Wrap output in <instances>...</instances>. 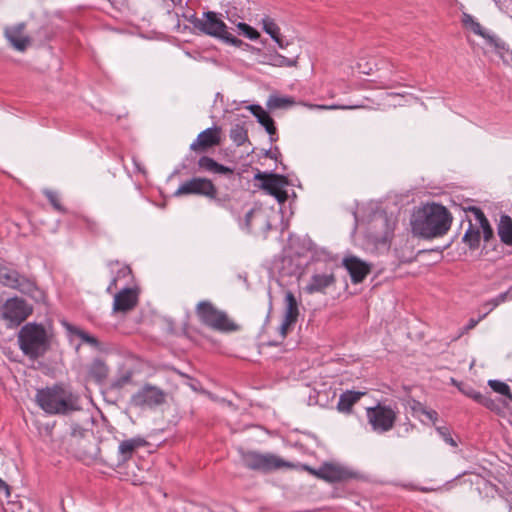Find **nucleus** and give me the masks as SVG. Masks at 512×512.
Instances as JSON below:
<instances>
[{"label":"nucleus","mask_w":512,"mask_h":512,"mask_svg":"<svg viewBox=\"0 0 512 512\" xmlns=\"http://www.w3.org/2000/svg\"><path fill=\"white\" fill-rule=\"evenodd\" d=\"M230 138L237 146H241L248 141L247 130L242 125L236 124L230 130Z\"/></svg>","instance_id":"nucleus-32"},{"label":"nucleus","mask_w":512,"mask_h":512,"mask_svg":"<svg viewBox=\"0 0 512 512\" xmlns=\"http://www.w3.org/2000/svg\"><path fill=\"white\" fill-rule=\"evenodd\" d=\"M343 266L350 274L354 284L361 283L370 273L371 267L365 261L356 256H349L343 260Z\"/></svg>","instance_id":"nucleus-15"},{"label":"nucleus","mask_w":512,"mask_h":512,"mask_svg":"<svg viewBox=\"0 0 512 512\" xmlns=\"http://www.w3.org/2000/svg\"><path fill=\"white\" fill-rule=\"evenodd\" d=\"M188 21L202 34L220 39L236 47H240L243 44L242 40L228 32L226 24L216 12H203L201 17L192 15Z\"/></svg>","instance_id":"nucleus-3"},{"label":"nucleus","mask_w":512,"mask_h":512,"mask_svg":"<svg viewBox=\"0 0 512 512\" xmlns=\"http://www.w3.org/2000/svg\"><path fill=\"white\" fill-rule=\"evenodd\" d=\"M487 316V313H484L483 315L479 316L478 319H470L465 327L466 330L473 329L482 319H484Z\"/></svg>","instance_id":"nucleus-46"},{"label":"nucleus","mask_w":512,"mask_h":512,"mask_svg":"<svg viewBox=\"0 0 512 512\" xmlns=\"http://www.w3.org/2000/svg\"><path fill=\"white\" fill-rule=\"evenodd\" d=\"M309 107L315 108V109H321V110H338V109L346 110V109H356V108H359L360 106H358V105H336V104H333V105H312V104H310Z\"/></svg>","instance_id":"nucleus-39"},{"label":"nucleus","mask_w":512,"mask_h":512,"mask_svg":"<svg viewBox=\"0 0 512 512\" xmlns=\"http://www.w3.org/2000/svg\"><path fill=\"white\" fill-rule=\"evenodd\" d=\"M462 24L465 28L470 29L474 34L484 38L488 31H486L474 17L468 13L462 14Z\"/></svg>","instance_id":"nucleus-30"},{"label":"nucleus","mask_w":512,"mask_h":512,"mask_svg":"<svg viewBox=\"0 0 512 512\" xmlns=\"http://www.w3.org/2000/svg\"><path fill=\"white\" fill-rule=\"evenodd\" d=\"M507 300H512V287L509 288L507 291L500 293L495 298L489 300L484 304V306H488L489 309L486 312L487 314L491 312L494 308H496L498 305L506 302Z\"/></svg>","instance_id":"nucleus-35"},{"label":"nucleus","mask_w":512,"mask_h":512,"mask_svg":"<svg viewBox=\"0 0 512 512\" xmlns=\"http://www.w3.org/2000/svg\"><path fill=\"white\" fill-rule=\"evenodd\" d=\"M276 64L279 66L292 67L296 65V59H290L281 55L275 57Z\"/></svg>","instance_id":"nucleus-41"},{"label":"nucleus","mask_w":512,"mask_h":512,"mask_svg":"<svg viewBox=\"0 0 512 512\" xmlns=\"http://www.w3.org/2000/svg\"><path fill=\"white\" fill-rule=\"evenodd\" d=\"M165 395L163 391L155 386L146 385L138 392H136L132 398L131 402L134 406L138 407H153L160 405L164 402Z\"/></svg>","instance_id":"nucleus-11"},{"label":"nucleus","mask_w":512,"mask_h":512,"mask_svg":"<svg viewBox=\"0 0 512 512\" xmlns=\"http://www.w3.org/2000/svg\"><path fill=\"white\" fill-rule=\"evenodd\" d=\"M263 30L277 43L280 48H284L288 43L284 42L280 34V28L274 19L266 16L262 19Z\"/></svg>","instance_id":"nucleus-24"},{"label":"nucleus","mask_w":512,"mask_h":512,"mask_svg":"<svg viewBox=\"0 0 512 512\" xmlns=\"http://www.w3.org/2000/svg\"><path fill=\"white\" fill-rule=\"evenodd\" d=\"M33 308L19 297L7 299L0 305V319L8 328L18 327L32 313Z\"/></svg>","instance_id":"nucleus-7"},{"label":"nucleus","mask_w":512,"mask_h":512,"mask_svg":"<svg viewBox=\"0 0 512 512\" xmlns=\"http://www.w3.org/2000/svg\"><path fill=\"white\" fill-rule=\"evenodd\" d=\"M18 342L22 352L32 359L45 354L49 348V339L41 324L27 323L18 334Z\"/></svg>","instance_id":"nucleus-4"},{"label":"nucleus","mask_w":512,"mask_h":512,"mask_svg":"<svg viewBox=\"0 0 512 512\" xmlns=\"http://www.w3.org/2000/svg\"><path fill=\"white\" fill-rule=\"evenodd\" d=\"M36 403L47 414H67L78 409L77 397L60 385L37 390Z\"/></svg>","instance_id":"nucleus-2"},{"label":"nucleus","mask_w":512,"mask_h":512,"mask_svg":"<svg viewBox=\"0 0 512 512\" xmlns=\"http://www.w3.org/2000/svg\"><path fill=\"white\" fill-rule=\"evenodd\" d=\"M26 24L17 23L4 28V36L10 45L17 51H25L31 43V38L25 34Z\"/></svg>","instance_id":"nucleus-13"},{"label":"nucleus","mask_w":512,"mask_h":512,"mask_svg":"<svg viewBox=\"0 0 512 512\" xmlns=\"http://www.w3.org/2000/svg\"><path fill=\"white\" fill-rule=\"evenodd\" d=\"M421 411L433 423L437 421L438 413L435 410H427L425 408H422Z\"/></svg>","instance_id":"nucleus-44"},{"label":"nucleus","mask_w":512,"mask_h":512,"mask_svg":"<svg viewBox=\"0 0 512 512\" xmlns=\"http://www.w3.org/2000/svg\"><path fill=\"white\" fill-rule=\"evenodd\" d=\"M468 211L473 213L475 220L478 222L480 228L482 229L484 240L488 242L493 237V230L485 214L480 208L474 206L469 207Z\"/></svg>","instance_id":"nucleus-26"},{"label":"nucleus","mask_w":512,"mask_h":512,"mask_svg":"<svg viewBox=\"0 0 512 512\" xmlns=\"http://www.w3.org/2000/svg\"><path fill=\"white\" fill-rule=\"evenodd\" d=\"M336 278L334 273H315L311 276L309 283L306 285L305 290L309 294L325 293L326 289L334 286Z\"/></svg>","instance_id":"nucleus-17"},{"label":"nucleus","mask_w":512,"mask_h":512,"mask_svg":"<svg viewBox=\"0 0 512 512\" xmlns=\"http://www.w3.org/2000/svg\"><path fill=\"white\" fill-rule=\"evenodd\" d=\"M200 195L210 199L217 196V188L213 182L207 178L193 177L183 182L175 191V196Z\"/></svg>","instance_id":"nucleus-10"},{"label":"nucleus","mask_w":512,"mask_h":512,"mask_svg":"<svg viewBox=\"0 0 512 512\" xmlns=\"http://www.w3.org/2000/svg\"><path fill=\"white\" fill-rule=\"evenodd\" d=\"M368 423L372 430L377 433L390 431L395 424L397 414L390 406L378 404L375 407H369L366 410Z\"/></svg>","instance_id":"nucleus-8"},{"label":"nucleus","mask_w":512,"mask_h":512,"mask_svg":"<svg viewBox=\"0 0 512 512\" xmlns=\"http://www.w3.org/2000/svg\"><path fill=\"white\" fill-rule=\"evenodd\" d=\"M109 369L107 365L99 358L92 361L89 366V376L97 382H102L108 376Z\"/></svg>","instance_id":"nucleus-28"},{"label":"nucleus","mask_w":512,"mask_h":512,"mask_svg":"<svg viewBox=\"0 0 512 512\" xmlns=\"http://www.w3.org/2000/svg\"><path fill=\"white\" fill-rule=\"evenodd\" d=\"M17 272L18 271L14 269L0 266V283L3 286L11 288L14 286V283H16L15 277H17Z\"/></svg>","instance_id":"nucleus-33"},{"label":"nucleus","mask_w":512,"mask_h":512,"mask_svg":"<svg viewBox=\"0 0 512 512\" xmlns=\"http://www.w3.org/2000/svg\"><path fill=\"white\" fill-rule=\"evenodd\" d=\"M299 316L298 303L291 291H288L285 294V313L284 320L287 322H291L293 324L296 323Z\"/></svg>","instance_id":"nucleus-25"},{"label":"nucleus","mask_w":512,"mask_h":512,"mask_svg":"<svg viewBox=\"0 0 512 512\" xmlns=\"http://www.w3.org/2000/svg\"><path fill=\"white\" fill-rule=\"evenodd\" d=\"M66 329L71 335L79 337L82 343H85L97 350L101 349V344L98 341V339L93 335H90L86 331L82 330L81 328L76 327L72 324H66Z\"/></svg>","instance_id":"nucleus-27"},{"label":"nucleus","mask_w":512,"mask_h":512,"mask_svg":"<svg viewBox=\"0 0 512 512\" xmlns=\"http://www.w3.org/2000/svg\"><path fill=\"white\" fill-rule=\"evenodd\" d=\"M239 453L242 464L254 471L269 473L279 469H292L295 467L293 463L273 453H261L244 449H240Z\"/></svg>","instance_id":"nucleus-5"},{"label":"nucleus","mask_w":512,"mask_h":512,"mask_svg":"<svg viewBox=\"0 0 512 512\" xmlns=\"http://www.w3.org/2000/svg\"><path fill=\"white\" fill-rule=\"evenodd\" d=\"M196 315L201 323L213 330L227 332L236 330L237 326L224 311L217 309L210 301H201L196 306Z\"/></svg>","instance_id":"nucleus-6"},{"label":"nucleus","mask_w":512,"mask_h":512,"mask_svg":"<svg viewBox=\"0 0 512 512\" xmlns=\"http://www.w3.org/2000/svg\"><path fill=\"white\" fill-rule=\"evenodd\" d=\"M237 28L239 29L240 33L243 34L245 37H247L250 40H256L259 38L260 34L259 32L251 27L250 25L239 22L237 24Z\"/></svg>","instance_id":"nucleus-37"},{"label":"nucleus","mask_w":512,"mask_h":512,"mask_svg":"<svg viewBox=\"0 0 512 512\" xmlns=\"http://www.w3.org/2000/svg\"><path fill=\"white\" fill-rule=\"evenodd\" d=\"M117 277H113V279L111 280L110 284L108 285L107 287V292L108 293H111L112 292V289L116 287L117 285Z\"/></svg>","instance_id":"nucleus-52"},{"label":"nucleus","mask_w":512,"mask_h":512,"mask_svg":"<svg viewBox=\"0 0 512 512\" xmlns=\"http://www.w3.org/2000/svg\"><path fill=\"white\" fill-rule=\"evenodd\" d=\"M303 469L305 471L309 472L311 475H313V476H315V477L320 479V474H319L320 473L319 472L320 471V467L318 469H315V468H312V467H310L308 465H303Z\"/></svg>","instance_id":"nucleus-48"},{"label":"nucleus","mask_w":512,"mask_h":512,"mask_svg":"<svg viewBox=\"0 0 512 512\" xmlns=\"http://www.w3.org/2000/svg\"><path fill=\"white\" fill-rule=\"evenodd\" d=\"M15 282L16 283H14V286H12L11 289L18 290L22 294H25L35 299L38 297V294H40L36 282L30 277H27L17 272Z\"/></svg>","instance_id":"nucleus-19"},{"label":"nucleus","mask_w":512,"mask_h":512,"mask_svg":"<svg viewBox=\"0 0 512 512\" xmlns=\"http://www.w3.org/2000/svg\"><path fill=\"white\" fill-rule=\"evenodd\" d=\"M480 404L490 409L494 407V401L489 396L486 395H484V401H480Z\"/></svg>","instance_id":"nucleus-50"},{"label":"nucleus","mask_w":512,"mask_h":512,"mask_svg":"<svg viewBox=\"0 0 512 512\" xmlns=\"http://www.w3.org/2000/svg\"><path fill=\"white\" fill-rule=\"evenodd\" d=\"M498 235L503 243L512 245V219L509 216H501L498 224Z\"/></svg>","instance_id":"nucleus-29"},{"label":"nucleus","mask_w":512,"mask_h":512,"mask_svg":"<svg viewBox=\"0 0 512 512\" xmlns=\"http://www.w3.org/2000/svg\"><path fill=\"white\" fill-rule=\"evenodd\" d=\"M279 153L278 149L276 148L274 151H268L266 153V156L270 157V158H275L276 157V154Z\"/></svg>","instance_id":"nucleus-53"},{"label":"nucleus","mask_w":512,"mask_h":512,"mask_svg":"<svg viewBox=\"0 0 512 512\" xmlns=\"http://www.w3.org/2000/svg\"><path fill=\"white\" fill-rule=\"evenodd\" d=\"M294 325L293 323L291 322H287L286 320L283 319L281 325H280V328H279V331H280V335L282 338H285L287 333H288V330L290 329V327Z\"/></svg>","instance_id":"nucleus-43"},{"label":"nucleus","mask_w":512,"mask_h":512,"mask_svg":"<svg viewBox=\"0 0 512 512\" xmlns=\"http://www.w3.org/2000/svg\"><path fill=\"white\" fill-rule=\"evenodd\" d=\"M131 274V270L128 266H123L118 270L117 279L120 277H126Z\"/></svg>","instance_id":"nucleus-47"},{"label":"nucleus","mask_w":512,"mask_h":512,"mask_svg":"<svg viewBox=\"0 0 512 512\" xmlns=\"http://www.w3.org/2000/svg\"><path fill=\"white\" fill-rule=\"evenodd\" d=\"M252 216H253V210H250V211H248L245 214V224H246L247 227L250 226V222H251Z\"/></svg>","instance_id":"nucleus-51"},{"label":"nucleus","mask_w":512,"mask_h":512,"mask_svg":"<svg viewBox=\"0 0 512 512\" xmlns=\"http://www.w3.org/2000/svg\"><path fill=\"white\" fill-rule=\"evenodd\" d=\"M138 302L137 290L133 288H124L114 296L113 311L127 312L132 310Z\"/></svg>","instance_id":"nucleus-16"},{"label":"nucleus","mask_w":512,"mask_h":512,"mask_svg":"<svg viewBox=\"0 0 512 512\" xmlns=\"http://www.w3.org/2000/svg\"><path fill=\"white\" fill-rule=\"evenodd\" d=\"M488 385L494 392L507 397L508 401L512 402V393L510 387L506 383L499 380H489Z\"/></svg>","instance_id":"nucleus-34"},{"label":"nucleus","mask_w":512,"mask_h":512,"mask_svg":"<svg viewBox=\"0 0 512 512\" xmlns=\"http://www.w3.org/2000/svg\"><path fill=\"white\" fill-rule=\"evenodd\" d=\"M144 444H145V440L140 437L131 438V439L122 441L118 447V453H119L120 460L123 462L127 461L128 459H130L132 457L134 451L137 448L143 446Z\"/></svg>","instance_id":"nucleus-22"},{"label":"nucleus","mask_w":512,"mask_h":512,"mask_svg":"<svg viewBox=\"0 0 512 512\" xmlns=\"http://www.w3.org/2000/svg\"><path fill=\"white\" fill-rule=\"evenodd\" d=\"M220 127L207 128L200 132L196 140L190 145L192 151H206L209 148L217 146L221 142Z\"/></svg>","instance_id":"nucleus-14"},{"label":"nucleus","mask_w":512,"mask_h":512,"mask_svg":"<svg viewBox=\"0 0 512 512\" xmlns=\"http://www.w3.org/2000/svg\"><path fill=\"white\" fill-rule=\"evenodd\" d=\"M436 431L447 444L452 447L457 446L456 441L451 436L450 430L447 427H437Z\"/></svg>","instance_id":"nucleus-40"},{"label":"nucleus","mask_w":512,"mask_h":512,"mask_svg":"<svg viewBox=\"0 0 512 512\" xmlns=\"http://www.w3.org/2000/svg\"><path fill=\"white\" fill-rule=\"evenodd\" d=\"M248 109L270 135V140L276 141V138H274V135L276 134V127L271 116L260 105H250Z\"/></svg>","instance_id":"nucleus-18"},{"label":"nucleus","mask_w":512,"mask_h":512,"mask_svg":"<svg viewBox=\"0 0 512 512\" xmlns=\"http://www.w3.org/2000/svg\"><path fill=\"white\" fill-rule=\"evenodd\" d=\"M0 491L4 492L6 497L10 496V487L9 485L0 478Z\"/></svg>","instance_id":"nucleus-49"},{"label":"nucleus","mask_w":512,"mask_h":512,"mask_svg":"<svg viewBox=\"0 0 512 512\" xmlns=\"http://www.w3.org/2000/svg\"><path fill=\"white\" fill-rule=\"evenodd\" d=\"M320 479L329 482H343L356 477V473L345 466L334 463H324L320 466Z\"/></svg>","instance_id":"nucleus-12"},{"label":"nucleus","mask_w":512,"mask_h":512,"mask_svg":"<svg viewBox=\"0 0 512 512\" xmlns=\"http://www.w3.org/2000/svg\"><path fill=\"white\" fill-rule=\"evenodd\" d=\"M495 1L497 2L498 0H495Z\"/></svg>","instance_id":"nucleus-56"},{"label":"nucleus","mask_w":512,"mask_h":512,"mask_svg":"<svg viewBox=\"0 0 512 512\" xmlns=\"http://www.w3.org/2000/svg\"><path fill=\"white\" fill-rule=\"evenodd\" d=\"M254 179L261 181L260 187L269 195L275 197L280 204L286 202L288 194L285 187L288 185V181L285 176L258 172Z\"/></svg>","instance_id":"nucleus-9"},{"label":"nucleus","mask_w":512,"mask_h":512,"mask_svg":"<svg viewBox=\"0 0 512 512\" xmlns=\"http://www.w3.org/2000/svg\"><path fill=\"white\" fill-rule=\"evenodd\" d=\"M363 392H356V391H345L342 393L339 397L338 403H337V409L340 412L343 413H349L355 403H357L361 396H363Z\"/></svg>","instance_id":"nucleus-23"},{"label":"nucleus","mask_w":512,"mask_h":512,"mask_svg":"<svg viewBox=\"0 0 512 512\" xmlns=\"http://www.w3.org/2000/svg\"><path fill=\"white\" fill-rule=\"evenodd\" d=\"M293 104V100L289 97L270 96L267 101V106L270 109L285 108Z\"/></svg>","instance_id":"nucleus-36"},{"label":"nucleus","mask_w":512,"mask_h":512,"mask_svg":"<svg viewBox=\"0 0 512 512\" xmlns=\"http://www.w3.org/2000/svg\"><path fill=\"white\" fill-rule=\"evenodd\" d=\"M452 223L449 211L440 204H428L415 211L411 218L412 233L426 239L441 237Z\"/></svg>","instance_id":"nucleus-1"},{"label":"nucleus","mask_w":512,"mask_h":512,"mask_svg":"<svg viewBox=\"0 0 512 512\" xmlns=\"http://www.w3.org/2000/svg\"><path fill=\"white\" fill-rule=\"evenodd\" d=\"M463 242L466 243L470 249H476L480 244V229L473 226L469 222V227L463 236Z\"/></svg>","instance_id":"nucleus-31"},{"label":"nucleus","mask_w":512,"mask_h":512,"mask_svg":"<svg viewBox=\"0 0 512 512\" xmlns=\"http://www.w3.org/2000/svg\"><path fill=\"white\" fill-rule=\"evenodd\" d=\"M392 87H394V84L384 86V88H392Z\"/></svg>","instance_id":"nucleus-54"},{"label":"nucleus","mask_w":512,"mask_h":512,"mask_svg":"<svg viewBox=\"0 0 512 512\" xmlns=\"http://www.w3.org/2000/svg\"><path fill=\"white\" fill-rule=\"evenodd\" d=\"M510 512H512V509H510Z\"/></svg>","instance_id":"nucleus-55"},{"label":"nucleus","mask_w":512,"mask_h":512,"mask_svg":"<svg viewBox=\"0 0 512 512\" xmlns=\"http://www.w3.org/2000/svg\"><path fill=\"white\" fill-rule=\"evenodd\" d=\"M483 39L486 40L488 45L494 48L495 52L499 54L502 59L505 61L512 59V50H510L508 44L503 39L490 32H488Z\"/></svg>","instance_id":"nucleus-20"},{"label":"nucleus","mask_w":512,"mask_h":512,"mask_svg":"<svg viewBox=\"0 0 512 512\" xmlns=\"http://www.w3.org/2000/svg\"><path fill=\"white\" fill-rule=\"evenodd\" d=\"M198 166L201 170L213 174H222L230 176L234 173L232 168L224 166L208 156H202L198 160Z\"/></svg>","instance_id":"nucleus-21"},{"label":"nucleus","mask_w":512,"mask_h":512,"mask_svg":"<svg viewBox=\"0 0 512 512\" xmlns=\"http://www.w3.org/2000/svg\"><path fill=\"white\" fill-rule=\"evenodd\" d=\"M45 196L48 198L51 205L54 207L55 210L59 212H65L64 207L60 203L59 195L51 190H45L44 191Z\"/></svg>","instance_id":"nucleus-38"},{"label":"nucleus","mask_w":512,"mask_h":512,"mask_svg":"<svg viewBox=\"0 0 512 512\" xmlns=\"http://www.w3.org/2000/svg\"><path fill=\"white\" fill-rule=\"evenodd\" d=\"M465 394L470 398L474 399L476 402L480 403V401H484V395L478 391L470 389L465 391Z\"/></svg>","instance_id":"nucleus-42"},{"label":"nucleus","mask_w":512,"mask_h":512,"mask_svg":"<svg viewBox=\"0 0 512 512\" xmlns=\"http://www.w3.org/2000/svg\"><path fill=\"white\" fill-rule=\"evenodd\" d=\"M83 220H84V222H85V224H86V227H87L90 231H92V232H96V231H97V229H98V224H97V222H96L95 220L90 219V218H88V217L83 218Z\"/></svg>","instance_id":"nucleus-45"}]
</instances>
